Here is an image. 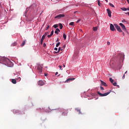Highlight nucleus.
<instances>
[{"instance_id":"obj_8","label":"nucleus","mask_w":129,"mask_h":129,"mask_svg":"<svg viewBox=\"0 0 129 129\" xmlns=\"http://www.w3.org/2000/svg\"><path fill=\"white\" fill-rule=\"evenodd\" d=\"M72 80H75V78H70L68 79L64 82H65V83H68L69 82V81H72Z\"/></svg>"},{"instance_id":"obj_49","label":"nucleus","mask_w":129,"mask_h":129,"mask_svg":"<svg viewBox=\"0 0 129 129\" xmlns=\"http://www.w3.org/2000/svg\"><path fill=\"white\" fill-rule=\"evenodd\" d=\"M58 75V72H56V73H55V75Z\"/></svg>"},{"instance_id":"obj_12","label":"nucleus","mask_w":129,"mask_h":129,"mask_svg":"<svg viewBox=\"0 0 129 129\" xmlns=\"http://www.w3.org/2000/svg\"><path fill=\"white\" fill-rule=\"evenodd\" d=\"M101 84L103 86H105V87L107 86V84H106L105 82H103V81H101Z\"/></svg>"},{"instance_id":"obj_43","label":"nucleus","mask_w":129,"mask_h":129,"mask_svg":"<svg viewBox=\"0 0 129 129\" xmlns=\"http://www.w3.org/2000/svg\"><path fill=\"white\" fill-rule=\"evenodd\" d=\"M66 47V45L64 44V45L63 46L62 48H63V49H65Z\"/></svg>"},{"instance_id":"obj_15","label":"nucleus","mask_w":129,"mask_h":129,"mask_svg":"<svg viewBox=\"0 0 129 129\" xmlns=\"http://www.w3.org/2000/svg\"><path fill=\"white\" fill-rule=\"evenodd\" d=\"M76 110L79 112V114H81L82 113H81V111L80 110V109H78V108H76Z\"/></svg>"},{"instance_id":"obj_37","label":"nucleus","mask_w":129,"mask_h":129,"mask_svg":"<svg viewBox=\"0 0 129 129\" xmlns=\"http://www.w3.org/2000/svg\"><path fill=\"white\" fill-rule=\"evenodd\" d=\"M107 44L108 45H110V42H109V41H107Z\"/></svg>"},{"instance_id":"obj_44","label":"nucleus","mask_w":129,"mask_h":129,"mask_svg":"<svg viewBox=\"0 0 129 129\" xmlns=\"http://www.w3.org/2000/svg\"><path fill=\"white\" fill-rule=\"evenodd\" d=\"M112 63H113V61H111L110 62V65H111V64H112Z\"/></svg>"},{"instance_id":"obj_51","label":"nucleus","mask_w":129,"mask_h":129,"mask_svg":"<svg viewBox=\"0 0 129 129\" xmlns=\"http://www.w3.org/2000/svg\"><path fill=\"white\" fill-rule=\"evenodd\" d=\"M63 67H64V68H65V64H63Z\"/></svg>"},{"instance_id":"obj_56","label":"nucleus","mask_w":129,"mask_h":129,"mask_svg":"<svg viewBox=\"0 0 129 129\" xmlns=\"http://www.w3.org/2000/svg\"><path fill=\"white\" fill-rule=\"evenodd\" d=\"M59 75H58V76H59Z\"/></svg>"},{"instance_id":"obj_31","label":"nucleus","mask_w":129,"mask_h":129,"mask_svg":"<svg viewBox=\"0 0 129 129\" xmlns=\"http://www.w3.org/2000/svg\"><path fill=\"white\" fill-rule=\"evenodd\" d=\"M49 28H50V26H49V25H48L46 27V30H48L49 29Z\"/></svg>"},{"instance_id":"obj_13","label":"nucleus","mask_w":129,"mask_h":129,"mask_svg":"<svg viewBox=\"0 0 129 129\" xmlns=\"http://www.w3.org/2000/svg\"><path fill=\"white\" fill-rule=\"evenodd\" d=\"M59 32H60V29L59 28H56V30L54 31L55 34H56V35H58Z\"/></svg>"},{"instance_id":"obj_29","label":"nucleus","mask_w":129,"mask_h":129,"mask_svg":"<svg viewBox=\"0 0 129 129\" xmlns=\"http://www.w3.org/2000/svg\"><path fill=\"white\" fill-rule=\"evenodd\" d=\"M60 42H58L56 44V47H59V46L60 45Z\"/></svg>"},{"instance_id":"obj_47","label":"nucleus","mask_w":129,"mask_h":129,"mask_svg":"<svg viewBox=\"0 0 129 129\" xmlns=\"http://www.w3.org/2000/svg\"><path fill=\"white\" fill-rule=\"evenodd\" d=\"M120 56H121V57H123V55L122 54H120Z\"/></svg>"},{"instance_id":"obj_17","label":"nucleus","mask_w":129,"mask_h":129,"mask_svg":"<svg viewBox=\"0 0 129 129\" xmlns=\"http://www.w3.org/2000/svg\"><path fill=\"white\" fill-rule=\"evenodd\" d=\"M63 49H61V47H59L58 49V51L57 52H55V53L57 54V53H59V52H60V51H62Z\"/></svg>"},{"instance_id":"obj_36","label":"nucleus","mask_w":129,"mask_h":129,"mask_svg":"<svg viewBox=\"0 0 129 129\" xmlns=\"http://www.w3.org/2000/svg\"><path fill=\"white\" fill-rule=\"evenodd\" d=\"M53 34H54V30H52V31L51 32V33H50V34H51L52 36H53Z\"/></svg>"},{"instance_id":"obj_46","label":"nucleus","mask_w":129,"mask_h":129,"mask_svg":"<svg viewBox=\"0 0 129 129\" xmlns=\"http://www.w3.org/2000/svg\"><path fill=\"white\" fill-rule=\"evenodd\" d=\"M79 22H80V20H78V21H77V23H79Z\"/></svg>"},{"instance_id":"obj_34","label":"nucleus","mask_w":129,"mask_h":129,"mask_svg":"<svg viewBox=\"0 0 129 129\" xmlns=\"http://www.w3.org/2000/svg\"><path fill=\"white\" fill-rule=\"evenodd\" d=\"M100 89H101V90H104V88H103V87H100Z\"/></svg>"},{"instance_id":"obj_16","label":"nucleus","mask_w":129,"mask_h":129,"mask_svg":"<svg viewBox=\"0 0 129 129\" xmlns=\"http://www.w3.org/2000/svg\"><path fill=\"white\" fill-rule=\"evenodd\" d=\"M25 45H26V40L23 41V43L21 44V47H24Z\"/></svg>"},{"instance_id":"obj_39","label":"nucleus","mask_w":129,"mask_h":129,"mask_svg":"<svg viewBox=\"0 0 129 129\" xmlns=\"http://www.w3.org/2000/svg\"><path fill=\"white\" fill-rule=\"evenodd\" d=\"M124 78H125V75L124 74L122 77V79H124Z\"/></svg>"},{"instance_id":"obj_7","label":"nucleus","mask_w":129,"mask_h":129,"mask_svg":"<svg viewBox=\"0 0 129 129\" xmlns=\"http://www.w3.org/2000/svg\"><path fill=\"white\" fill-rule=\"evenodd\" d=\"M67 114H68V110L63 109L62 110V115H63V116H66Z\"/></svg>"},{"instance_id":"obj_18","label":"nucleus","mask_w":129,"mask_h":129,"mask_svg":"<svg viewBox=\"0 0 129 129\" xmlns=\"http://www.w3.org/2000/svg\"><path fill=\"white\" fill-rule=\"evenodd\" d=\"M59 26L60 30H62V29H63V25H62V24L59 23Z\"/></svg>"},{"instance_id":"obj_38","label":"nucleus","mask_w":129,"mask_h":129,"mask_svg":"<svg viewBox=\"0 0 129 129\" xmlns=\"http://www.w3.org/2000/svg\"><path fill=\"white\" fill-rule=\"evenodd\" d=\"M54 50H55V51H57V50H58V48H56V47H55V48H54Z\"/></svg>"},{"instance_id":"obj_25","label":"nucleus","mask_w":129,"mask_h":129,"mask_svg":"<svg viewBox=\"0 0 129 129\" xmlns=\"http://www.w3.org/2000/svg\"><path fill=\"white\" fill-rule=\"evenodd\" d=\"M53 28H54L55 29H56V28H58V25H57V24L54 25Z\"/></svg>"},{"instance_id":"obj_48","label":"nucleus","mask_w":129,"mask_h":129,"mask_svg":"<svg viewBox=\"0 0 129 129\" xmlns=\"http://www.w3.org/2000/svg\"><path fill=\"white\" fill-rule=\"evenodd\" d=\"M126 11H129V8H127L126 9Z\"/></svg>"},{"instance_id":"obj_35","label":"nucleus","mask_w":129,"mask_h":129,"mask_svg":"<svg viewBox=\"0 0 129 129\" xmlns=\"http://www.w3.org/2000/svg\"><path fill=\"white\" fill-rule=\"evenodd\" d=\"M52 35L51 34H50V35H48V36H47V37H48V38H51V37H52Z\"/></svg>"},{"instance_id":"obj_1","label":"nucleus","mask_w":129,"mask_h":129,"mask_svg":"<svg viewBox=\"0 0 129 129\" xmlns=\"http://www.w3.org/2000/svg\"><path fill=\"white\" fill-rule=\"evenodd\" d=\"M1 61H2L3 64L6 66H10V64L12 63L9 58L5 57H1Z\"/></svg>"},{"instance_id":"obj_30","label":"nucleus","mask_w":129,"mask_h":129,"mask_svg":"<svg viewBox=\"0 0 129 129\" xmlns=\"http://www.w3.org/2000/svg\"><path fill=\"white\" fill-rule=\"evenodd\" d=\"M47 35H49V33L48 32H45L44 35H43V36H45V37H46V36H47Z\"/></svg>"},{"instance_id":"obj_28","label":"nucleus","mask_w":129,"mask_h":129,"mask_svg":"<svg viewBox=\"0 0 129 129\" xmlns=\"http://www.w3.org/2000/svg\"><path fill=\"white\" fill-rule=\"evenodd\" d=\"M74 22H71L70 23V26H74Z\"/></svg>"},{"instance_id":"obj_45","label":"nucleus","mask_w":129,"mask_h":129,"mask_svg":"<svg viewBox=\"0 0 129 129\" xmlns=\"http://www.w3.org/2000/svg\"><path fill=\"white\" fill-rule=\"evenodd\" d=\"M56 42H59V39L58 38H57V39L56 40Z\"/></svg>"},{"instance_id":"obj_41","label":"nucleus","mask_w":129,"mask_h":129,"mask_svg":"<svg viewBox=\"0 0 129 129\" xmlns=\"http://www.w3.org/2000/svg\"><path fill=\"white\" fill-rule=\"evenodd\" d=\"M58 67L61 70L62 69V67H63L62 66H59Z\"/></svg>"},{"instance_id":"obj_54","label":"nucleus","mask_w":129,"mask_h":129,"mask_svg":"<svg viewBox=\"0 0 129 129\" xmlns=\"http://www.w3.org/2000/svg\"><path fill=\"white\" fill-rule=\"evenodd\" d=\"M106 2H107V0H105Z\"/></svg>"},{"instance_id":"obj_6","label":"nucleus","mask_w":129,"mask_h":129,"mask_svg":"<svg viewBox=\"0 0 129 129\" xmlns=\"http://www.w3.org/2000/svg\"><path fill=\"white\" fill-rule=\"evenodd\" d=\"M119 26H120L121 29L124 31V32H126V28L123 24L119 23Z\"/></svg>"},{"instance_id":"obj_11","label":"nucleus","mask_w":129,"mask_h":129,"mask_svg":"<svg viewBox=\"0 0 129 129\" xmlns=\"http://www.w3.org/2000/svg\"><path fill=\"white\" fill-rule=\"evenodd\" d=\"M38 85H40V86H43V85H44V82H43V81H39L38 82Z\"/></svg>"},{"instance_id":"obj_52","label":"nucleus","mask_w":129,"mask_h":129,"mask_svg":"<svg viewBox=\"0 0 129 129\" xmlns=\"http://www.w3.org/2000/svg\"><path fill=\"white\" fill-rule=\"evenodd\" d=\"M126 73H127V71L125 72V74H126Z\"/></svg>"},{"instance_id":"obj_57","label":"nucleus","mask_w":129,"mask_h":129,"mask_svg":"<svg viewBox=\"0 0 129 129\" xmlns=\"http://www.w3.org/2000/svg\"><path fill=\"white\" fill-rule=\"evenodd\" d=\"M59 75H58V76H59Z\"/></svg>"},{"instance_id":"obj_26","label":"nucleus","mask_w":129,"mask_h":129,"mask_svg":"<svg viewBox=\"0 0 129 129\" xmlns=\"http://www.w3.org/2000/svg\"><path fill=\"white\" fill-rule=\"evenodd\" d=\"M121 10L122 11H126V8H121Z\"/></svg>"},{"instance_id":"obj_22","label":"nucleus","mask_w":129,"mask_h":129,"mask_svg":"<svg viewBox=\"0 0 129 129\" xmlns=\"http://www.w3.org/2000/svg\"><path fill=\"white\" fill-rule=\"evenodd\" d=\"M98 29V28L97 27H95L93 28V31H96Z\"/></svg>"},{"instance_id":"obj_50","label":"nucleus","mask_w":129,"mask_h":129,"mask_svg":"<svg viewBox=\"0 0 129 129\" xmlns=\"http://www.w3.org/2000/svg\"><path fill=\"white\" fill-rule=\"evenodd\" d=\"M18 80H21V78H18Z\"/></svg>"},{"instance_id":"obj_24","label":"nucleus","mask_w":129,"mask_h":129,"mask_svg":"<svg viewBox=\"0 0 129 129\" xmlns=\"http://www.w3.org/2000/svg\"><path fill=\"white\" fill-rule=\"evenodd\" d=\"M98 5L99 7H100L101 6V3H100V1H98Z\"/></svg>"},{"instance_id":"obj_27","label":"nucleus","mask_w":129,"mask_h":129,"mask_svg":"<svg viewBox=\"0 0 129 129\" xmlns=\"http://www.w3.org/2000/svg\"><path fill=\"white\" fill-rule=\"evenodd\" d=\"M109 6L110 7H112V8H114V6L111 3L109 4Z\"/></svg>"},{"instance_id":"obj_19","label":"nucleus","mask_w":129,"mask_h":129,"mask_svg":"<svg viewBox=\"0 0 129 129\" xmlns=\"http://www.w3.org/2000/svg\"><path fill=\"white\" fill-rule=\"evenodd\" d=\"M109 81L111 83H113V82H114V81L113 80V79H112V78H110L109 79Z\"/></svg>"},{"instance_id":"obj_4","label":"nucleus","mask_w":129,"mask_h":129,"mask_svg":"<svg viewBox=\"0 0 129 129\" xmlns=\"http://www.w3.org/2000/svg\"><path fill=\"white\" fill-rule=\"evenodd\" d=\"M114 27L116 28V30L119 32V33H121L122 32V30H121V29L120 28V27L118 26L117 24H114Z\"/></svg>"},{"instance_id":"obj_9","label":"nucleus","mask_w":129,"mask_h":129,"mask_svg":"<svg viewBox=\"0 0 129 129\" xmlns=\"http://www.w3.org/2000/svg\"><path fill=\"white\" fill-rule=\"evenodd\" d=\"M110 29L111 31H112L113 32L114 31H115V28H114V26L112 25V24H111L110 25Z\"/></svg>"},{"instance_id":"obj_21","label":"nucleus","mask_w":129,"mask_h":129,"mask_svg":"<svg viewBox=\"0 0 129 129\" xmlns=\"http://www.w3.org/2000/svg\"><path fill=\"white\" fill-rule=\"evenodd\" d=\"M63 38L64 40H66L67 35L65 33H63Z\"/></svg>"},{"instance_id":"obj_53","label":"nucleus","mask_w":129,"mask_h":129,"mask_svg":"<svg viewBox=\"0 0 129 129\" xmlns=\"http://www.w3.org/2000/svg\"><path fill=\"white\" fill-rule=\"evenodd\" d=\"M45 76H47V75H46V74H45Z\"/></svg>"},{"instance_id":"obj_20","label":"nucleus","mask_w":129,"mask_h":129,"mask_svg":"<svg viewBox=\"0 0 129 129\" xmlns=\"http://www.w3.org/2000/svg\"><path fill=\"white\" fill-rule=\"evenodd\" d=\"M121 22H122V23H126V24H128L127 21H126L125 20H124V19L122 20H121Z\"/></svg>"},{"instance_id":"obj_33","label":"nucleus","mask_w":129,"mask_h":129,"mask_svg":"<svg viewBox=\"0 0 129 129\" xmlns=\"http://www.w3.org/2000/svg\"><path fill=\"white\" fill-rule=\"evenodd\" d=\"M113 85L114 86H116V82L113 83Z\"/></svg>"},{"instance_id":"obj_10","label":"nucleus","mask_w":129,"mask_h":129,"mask_svg":"<svg viewBox=\"0 0 129 129\" xmlns=\"http://www.w3.org/2000/svg\"><path fill=\"white\" fill-rule=\"evenodd\" d=\"M107 12L108 13V16L109 18H111V11L109 9H107Z\"/></svg>"},{"instance_id":"obj_55","label":"nucleus","mask_w":129,"mask_h":129,"mask_svg":"<svg viewBox=\"0 0 129 129\" xmlns=\"http://www.w3.org/2000/svg\"><path fill=\"white\" fill-rule=\"evenodd\" d=\"M61 70H63V69H61Z\"/></svg>"},{"instance_id":"obj_2","label":"nucleus","mask_w":129,"mask_h":129,"mask_svg":"<svg viewBox=\"0 0 129 129\" xmlns=\"http://www.w3.org/2000/svg\"><path fill=\"white\" fill-rule=\"evenodd\" d=\"M43 67L42 66H38L37 67V72L39 73V74H42V73L43 72Z\"/></svg>"},{"instance_id":"obj_40","label":"nucleus","mask_w":129,"mask_h":129,"mask_svg":"<svg viewBox=\"0 0 129 129\" xmlns=\"http://www.w3.org/2000/svg\"><path fill=\"white\" fill-rule=\"evenodd\" d=\"M46 43H43V47L45 48L46 47Z\"/></svg>"},{"instance_id":"obj_3","label":"nucleus","mask_w":129,"mask_h":129,"mask_svg":"<svg viewBox=\"0 0 129 129\" xmlns=\"http://www.w3.org/2000/svg\"><path fill=\"white\" fill-rule=\"evenodd\" d=\"M109 93H110V92H108L105 93L104 94H102L101 93H100L99 92H97V94H98V95H99V96H101V97H102L103 96H107V95H108V94H109Z\"/></svg>"},{"instance_id":"obj_32","label":"nucleus","mask_w":129,"mask_h":129,"mask_svg":"<svg viewBox=\"0 0 129 129\" xmlns=\"http://www.w3.org/2000/svg\"><path fill=\"white\" fill-rule=\"evenodd\" d=\"M43 42H44V40H40L41 45H43Z\"/></svg>"},{"instance_id":"obj_14","label":"nucleus","mask_w":129,"mask_h":129,"mask_svg":"<svg viewBox=\"0 0 129 129\" xmlns=\"http://www.w3.org/2000/svg\"><path fill=\"white\" fill-rule=\"evenodd\" d=\"M11 82L13 83V84H17V80L15 79H12Z\"/></svg>"},{"instance_id":"obj_23","label":"nucleus","mask_w":129,"mask_h":129,"mask_svg":"<svg viewBox=\"0 0 129 129\" xmlns=\"http://www.w3.org/2000/svg\"><path fill=\"white\" fill-rule=\"evenodd\" d=\"M45 38H46V36H45V35H43L41 40L44 41Z\"/></svg>"},{"instance_id":"obj_5","label":"nucleus","mask_w":129,"mask_h":129,"mask_svg":"<svg viewBox=\"0 0 129 129\" xmlns=\"http://www.w3.org/2000/svg\"><path fill=\"white\" fill-rule=\"evenodd\" d=\"M65 17V15L64 14H59L58 15L55 16L54 17V19H57V20H60L61 18H64Z\"/></svg>"},{"instance_id":"obj_42","label":"nucleus","mask_w":129,"mask_h":129,"mask_svg":"<svg viewBox=\"0 0 129 129\" xmlns=\"http://www.w3.org/2000/svg\"><path fill=\"white\" fill-rule=\"evenodd\" d=\"M12 45L13 46H16L17 43H13Z\"/></svg>"}]
</instances>
